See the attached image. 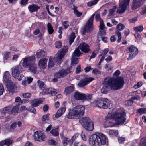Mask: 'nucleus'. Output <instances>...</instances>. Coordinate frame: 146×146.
<instances>
[{
    "label": "nucleus",
    "instance_id": "1",
    "mask_svg": "<svg viewBox=\"0 0 146 146\" xmlns=\"http://www.w3.org/2000/svg\"><path fill=\"white\" fill-rule=\"evenodd\" d=\"M126 121V114L124 112L119 110L116 111L113 110L110 111L105 117V127H107L114 126L115 125L123 124Z\"/></svg>",
    "mask_w": 146,
    "mask_h": 146
},
{
    "label": "nucleus",
    "instance_id": "2",
    "mask_svg": "<svg viewBox=\"0 0 146 146\" xmlns=\"http://www.w3.org/2000/svg\"><path fill=\"white\" fill-rule=\"evenodd\" d=\"M104 86L101 90V93L104 94L107 92V88L116 90L122 88L124 84L123 78L119 77L117 79L108 77L105 78L103 82Z\"/></svg>",
    "mask_w": 146,
    "mask_h": 146
},
{
    "label": "nucleus",
    "instance_id": "3",
    "mask_svg": "<svg viewBox=\"0 0 146 146\" xmlns=\"http://www.w3.org/2000/svg\"><path fill=\"white\" fill-rule=\"evenodd\" d=\"M108 142L106 136L102 133L92 135L90 137L89 144L92 146H100L104 145Z\"/></svg>",
    "mask_w": 146,
    "mask_h": 146
},
{
    "label": "nucleus",
    "instance_id": "4",
    "mask_svg": "<svg viewBox=\"0 0 146 146\" xmlns=\"http://www.w3.org/2000/svg\"><path fill=\"white\" fill-rule=\"evenodd\" d=\"M85 110L83 106H76L70 110L67 117L68 119H79L84 115Z\"/></svg>",
    "mask_w": 146,
    "mask_h": 146
},
{
    "label": "nucleus",
    "instance_id": "5",
    "mask_svg": "<svg viewBox=\"0 0 146 146\" xmlns=\"http://www.w3.org/2000/svg\"><path fill=\"white\" fill-rule=\"evenodd\" d=\"M3 79L4 82L6 85L8 91L12 93L15 92L16 86L11 80L10 75L9 72L6 71L5 72Z\"/></svg>",
    "mask_w": 146,
    "mask_h": 146
},
{
    "label": "nucleus",
    "instance_id": "6",
    "mask_svg": "<svg viewBox=\"0 0 146 146\" xmlns=\"http://www.w3.org/2000/svg\"><path fill=\"white\" fill-rule=\"evenodd\" d=\"M12 75L15 78L18 79L19 81L21 80V78L24 77L23 74L20 75V77L18 78L19 74L22 71V68L19 65L14 67L11 69Z\"/></svg>",
    "mask_w": 146,
    "mask_h": 146
},
{
    "label": "nucleus",
    "instance_id": "7",
    "mask_svg": "<svg viewBox=\"0 0 146 146\" xmlns=\"http://www.w3.org/2000/svg\"><path fill=\"white\" fill-rule=\"evenodd\" d=\"M94 16L95 14H93L88 21L84 30V33L90 32L93 31L94 28L93 22Z\"/></svg>",
    "mask_w": 146,
    "mask_h": 146
},
{
    "label": "nucleus",
    "instance_id": "8",
    "mask_svg": "<svg viewBox=\"0 0 146 146\" xmlns=\"http://www.w3.org/2000/svg\"><path fill=\"white\" fill-rule=\"evenodd\" d=\"M138 49L135 46L131 45L127 48V52L129 53L128 60H132L138 54Z\"/></svg>",
    "mask_w": 146,
    "mask_h": 146
},
{
    "label": "nucleus",
    "instance_id": "9",
    "mask_svg": "<svg viewBox=\"0 0 146 146\" xmlns=\"http://www.w3.org/2000/svg\"><path fill=\"white\" fill-rule=\"evenodd\" d=\"M82 78L77 85L79 87H83L94 80V78L88 77L86 75L82 76Z\"/></svg>",
    "mask_w": 146,
    "mask_h": 146
},
{
    "label": "nucleus",
    "instance_id": "10",
    "mask_svg": "<svg viewBox=\"0 0 146 146\" xmlns=\"http://www.w3.org/2000/svg\"><path fill=\"white\" fill-rule=\"evenodd\" d=\"M130 0H122L119 4V7L117 8L116 12L118 13H122L126 9Z\"/></svg>",
    "mask_w": 146,
    "mask_h": 146
},
{
    "label": "nucleus",
    "instance_id": "11",
    "mask_svg": "<svg viewBox=\"0 0 146 146\" xmlns=\"http://www.w3.org/2000/svg\"><path fill=\"white\" fill-rule=\"evenodd\" d=\"M71 72V68L68 67L66 69H62L56 73L54 77L58 78H63Z\"/></svg>",
    "mask_w": 146,
    "mask_h": 146
},
{
    "label": "nucleus",
    "instance_id": "12",
    "mask_svg": "<svg viewBox=\"0 0 146 146\" xmlns=\"http://www.w3.org/2000/svg\"><path fill=\"white\" fill-rule=\"evenodd\" d=\"M34 60L35 58L33 56L25 57L22 60L23 62L22 65L23 67L25 68H27Z\"/></svg>",
    "mask_w": 146,
    "mask_h": 146
},
{
    "label": "nucleus",
    "instance_id": "13",
    "mask_svg": "<svg viewBox=\"0 0 146 146\" xmlns=\"http://www.w3.org/2000/svg\"><path fill=\"white\" fill-rule=\"evenodd\" d=\"M34 139L36 141H41L44 140L45 135L44 133L41 131H38L34 133Z\"/></svg>",
    "mask_w": 146,
    "mask_h": 146
},
{
    "label": "nucleus",
    "instance_id": "14",
    "mask_svg": "<svg viewBox=\"0 0 146 146\" xmlns=\"http://www.w3.org/2000/svg\"><path fill=\"white\" fill-rule=\"evenodd\" d=\"M68 47L67 46H64L61 49V50L59 51L57 53V59L59 60V63H60L62 61V60L68 51Z\"/></svg>",
    "mask_w": 146,
    "mask_h": 146
},
{
    "label": "nucleus",
    "instance_id": "15",
    "mask_svg": "<svg viewBox=\"0 0 146 146\" xmlns=\"http://www.w3.org/2000/svg\"><path fill=\"white\" fill-rule=\"evenodd\" d=\"M81 50L84 53H87L91 51L90 46L85 42L81 43L79 46Z\"/></svg>",
    "mask_w": 146,
    "mask_h": 146
},
{
    "label": "nucleus",
    "instance_id": "16",
    "mask_svg": "<svg viewBox=\"0 0 146 146\" xmlns=\"http://www.w3.org/2000/svg\"><path fill=\"white\" fill-rule=\"evenodd\" d=\"M12 106H9L0 110V115H5L6 113L11 114Z\"/></svg>",
    "mask_w": 146,
    "mask_h": 146
},
{
    "label": "nucleus",
    "instance_id": "17",
    "mask_svg": "<svg viewBox=\"0 0 146 146\" xmlns=\"http://www.w3.org/2000/svg\"><path fill=\"white\" fill-rule=\"evenodd\" d=\"M59 60L57 59V57L56 58L50 57L49 60L48 66L49 68H52L54 66L56 62L58 64H60L61 62L59 63Z\"/></svg>",
    "mask_w": 146,
    "mask_h": 146
},
{
    "label": "nucleus",
    "instance_id": "18",
    "mask_svg": "<svg viewBox=\"0 0 146 146\" xmlns=\"http://www.w3.org/2000/svg\"><path fill=\"white\" fill-rule=\"evenodd\" d=\"M144 0H133L132 9L135 10L143 5Z\"/></svg>",
    "mask_w": 146,
    "mask_h": 146
},
{
    "label": "nucleus",
    "instance_id": "19",
    "mask_svg": "<svg viewBox=\"0 0 146 146\" xmlns=\"http://www.w3.org/2000/svg\"><path fill=\"white\" fill-rule=\"evenodd\" d=\"M47 59L44 58L40 59L38 62V67L40 68L44 69L46 67Z\"/></svg>",
    "mask_w": 146,
    "mask_h": 146
},
{
    "label": "nucleus",
    "instance_id": "20",
    "mask_svg": "<svg viewBox=\"0 0 146 146\" xmlns=\"http://www.w3.org/2000/svg\"><path fill=\"white\" fill-rule=\"evenodd\" d=\"M92 121L89 117H83L79 120V122L82 126L86 125L87 123H89Z\"/></svg>",
    "mask_w": 146,
    "mask_h": 146
},
{
    "label": "nucleus",
    "instance_id": "21",
    "mask_svg": "<svg viewBox=\"0 0 146 146\" xmlns=\"http://www.w3.org/2000/svg\"><path fill=\"white\" fill-rule=\"evenodd\" d=\"M104 105L102 108L107 109L108 108H110L111 107V104L110 101L106 98H103Z\"/></svg>",
    "mask_w": 146,
    "mask_h": 146
},
{
    "label": "nucleus",
    "instance_id": "22",
    "mask_svg": "<svg viewBox=\"0 0 146 146\" xmlns=\"http://www.w3.org/2000/svg\"><path fill=\"white\" fill-rule=\"evenodd\" d=\"M30 71L34 74H35L37 71V65L34 63L30 64V65L27 67Z\"/></svg>",
    "mask_w": 146,
    "mask_h": 146
},
{
    "label": "nucleus",
    "instance_id": "23",
    "mask_svg": "<svg viewBox=\"0 0 146 146\" xmlns=\"http://www.w3.org/2000/svg\"><path fill=\"white\" fill-rule=\"evenodd\" d=\"M84 94L76 91L73 94V97L76 100H83Z\"/></svg>",
    "mask_w": 146,
    "mask_h": 146
},
{
    "label": "nucleus",
    "instance_id": "24",
    "mask_svg": "<svg viewBox=\"0 0 146 146\" xmlns=\"http://www.w3.org/2000/svg\"><path fill=\"white\" fill-rule=\"evenodd\" d=\"M100 29L99 32V34L100 35H104L106 33L105 31L104 30L105 28V25L103 23L102 21L101 20L100 22L99 26Z\"/></svg>",
    "mask_w": 146,
    "mask_h": 146
},
{
    "label": "nucleus",
    "instance_id": "25",
    "mask_svg": "<svg viewBox=\"0 0 146 146\" xmlns=\"http://www.w3.org/2000/svg\"><path fill=\"white\" fill-rule=\"evenodd\" d=\"M40 8V7L35 4L30 5L28 7V9L31 13L36 12Z\"/></svg>",
    "mask_w": 146,
    "mask_h": 146
},
{
    "label": "nucleus",
    "instance_id": "26",
    "mask_svg": "<svg viewBox=\"0 0 146 146\" xmlns=\"http://www.w3.org/2000/svg\"><path fill=\"white\" fill-rule=\"evenodd\" d=\"M86 130L89 131H92L94 129L93 123L92 121L82 126Z\"/></svg>",
    "mask_w": 146,
    "mask_h": 146
},
{
    "label": "nucleus",
    "instance_id": "27",
    "mask_svg": "<svg viewBox=\"0 0 146 146\" xmlns=\"http://www.w3.org/2000/svg\"><path fill=\"white\" fill-rule=\"evenodd\" d=\"M33 80V78L31 77H25L24 80L22 81L21 84L24 86H26L27 84L31 83Z\"/></svg>",
    "mask_w": 146,
    "mask_h": 146
},
{
    "label": "nucleus",
    "instance_id": "28",
    "mask_svg": "<svg viewBox=\"0 0 146 146\" xmlns=\"http://www.w3.org/2000/svg\"><path fill=\"white\" fill-rule=\"evenodd\" d=\"M42 102L41 100L37 99L32 100H31V103H32L31 105L33 107H37Z\"/></svg>",
    "mask_w": 146,
    "mask_h": 146
},
{
    "label": "nucleus",
    "instance_id": "29",
    "mask_svg": "<svg viewBox=\"0 0 146 146\" xmlns=\"http://www.w3.org/2000/svg\"><path fill=\"white\" fill-rule=\"evenodd\" d=\"M11 56L10 52L7 51L5 52L3 54V59L4 62H5L6 61L10 58Z\"/></svg>",
    "mask_w": 146,
    "mask_h": 146
},
{
    "label": "nucleus",
    "instance_id": "30",
    "mask_svg": "<svg viewBox=\"0 0 146 146\" xmlns=\"http://www.w3.org/2000/svg\"><path fill=\"white\" fill-rule=\"evenodd\" d=\"M13 140L11 139H6L2 141L1 142L3 144L6 145L7 146H9L12 143Z\"/></svg>",
    "mask_w": 146,
    "mask_h": 146
},
{
    "label": "nucleus",
    "instance_id": "31",
    "mask_svg": "<svg viewBox=\"0 0 146 146\" xmlns=\"http://www.w3.org/2000/svg\"><path fill=\"white\" fill-rule=\"evenodd\" d=\"M103 98L100 100H97L96 101L95 103L96 105L98 107L102 108V107L104 105Z\"/></svg>",
    "mask_w": 146,
    "mask_h": 146
},
{
    "label": "nucleus",
    "instance_id": "32",
    "mask_svg": "<svg viewBox=\"0 0 146 146\" xmlns=\"http://www.w3.org/2000/svg\"><path fill=\"white\" fill-rule=\"evenodd\" d=\"M73 10L74 11V13L75 15H76L77 17H80L81 16L82 14V12H79L77 10V7L76 6H75L73 5Z\"/></svg>",
    "mask_w": 146,
    "mask_h": 146
},
{
    "label": "nucleus",
    "instance_id": "33",
    "mask_svg": "<svg viewBox=\"0 0 146 146\" xmlns=\"http://www.w3.org/2000/svg\"><path fill=\"white\" fill-rule=\"evenodd\" d=\"M79 46L77 48L74 50L73 53L72 55H74V56L79 57L82 53L81 52L80 50Z\"/></svg>",
    "mask_w": 146,
    "mask_h": 146
},
{
    "label": "nucleus",
    "instance_id": "34",
    "mask_svg": "<svg viewBox=\"0 0 146 146\" xmlns=\"http://www.w3.org/2000/svg\"><path fill=\"white\" fill-rule=\"evenodd\" d=\"M75 38V33L74 32L72 33L69 35V43L70 45H71L73 42Z\"/></svg>",
    "mask_w": 146,
    "mask_h": 146
},
{
    "label": "nucleus",
    "instance_id": "35",
    "mask_svg": "<svg viewBox=\"0 0 146 146\" xmlns=\"http://www.w3.org/2000/svg\"><path fill=\"white\" fill-rule=\"evenodd\" d=\"M46 54V52L44 51L41 50L36 53L35 56L37 58H40L44 56Z\"/></svg>",
    "mask_w": 146,
    "mask_h": 146
},
{
    "label": "nucleus",
    "instance_id": "36",
    "mask_svg": "<svg viewBox=\"0 0 146 146\" xmlns=\"http://www.w3.org/2000/svg\"><path fill=\"white\" fill-rule=\"evenodd\" d=\"M125 28V26L121 23H119L117 26L115 30L119 31L123 30Z\"/></svg>",
    "mask_w": 146,
    "mask_h": 146
},
{
    "label": "nucleus",
    "instance_id": "37",
    "mask_svg": "<svg viewBox=\"0 0 146 146\" xmlns=\"http://www.w3.org/2000/svg\"><path fill=\"white\" fill-rule=\"evenodd\" d=\"M74 90V88L73 86H70L67 87L65 90V92L66 94H69L71 92H73Z\"/></svg>",
    "mask_w": 146,
    "mask_h": 146
},
{
    "label": "nucleus",
    "instance_id": "38",
    "mask_svg": "<svg viewBox=\"0 0 146 146\" xmlns=\"http://www.w3.org/2000/svg\"><path fill=\"white\" fill-rule=\"evenodd\" d=\"M115 35L118 37L117 41L118 43L121 40V33L119 31L115 30Z\"/></svg>",
    "mask_w": 146,
    "mask_h": 146
},
{
    "label": "nucleus",
    "instance_id": "39",
    "mask_svg": "<svg viewBox=\"0 0 146 146\" xmlns=\"http://www.w3.org/2000/svg\"><path fill=\"white\" fill-rule=\"evenodd\" d=\"M47 28L49 34H52L53 33L54 30L51 24L50 23H48L47 24Z\"/></svg>",
    "mask_w": 146,
    "mask_h": 146
},
{
    "label": "nucleus",
    "instance_id": "40",
    "mask_svg": "<svg viewBox=\"0 0 146 146\" xmlns=\"http://www.w3.org/2000/svg\"><path fill=\"white\" fill-rule=\"evenodd\" d=\"M78 58H77L74 55H72L71 58V64L72 65L76 64L78 62Z\"/></svg>",
    "mask_w": 146,
    "mask_h": 146
},
{
    "label": "nucleus",
    "instance_id": "41",
    "mask_svg": "<svg viewBox=\"0 0 146 146\" xmlns=\"http://www.w3.org/2000/svg\"><path fill=\"white\" fill-rule=\"evenodd\" d=\"M116 9V7L115 6H114L112 8L110 9L109 11L108 16L113 15Z\"/></svg>",
    "mask_w": 146,
    "mask_h": 146
},
{
    "label": "nucleus",
    "instance_id": "42",
    "mask_svg": "<svg viewBox=\"0 0 146 146\" xmlns=\"http://www.w3.org/2000/svg\"><path fill=\"white\" fill-rule=\"evenodd\" d=\"M18 110V105H17L13 107L12 106V109L11 112L12 114L15 115L17 113Z\"/></svg>",
    "mask_w": 146,
    "mask_h": 146
},
{
    "label": "nucleus",
    "instance_id": "43",
    "mask_svg": "<svg viewBox=\"0 0 146 146\" xmlns=\"http://www.w3.org/2000/svg\"><path fill=\"white\" fill-rule=\"evenodd\" d=\"M50 133L53 136H57L59 135L58 129L56 128L53 129L50 131Z\"/></svg>",
    "mask_w": 146,
    "mask_h": 146
},
{
    "label": "nucleus",
    "instance_id": "44",
    "mask_svg": "<svg viewBox=\"0 0 146 146\" xmlns=\"http://www.w3.org/2000/svg\"><path fill=\"white\" fill-rule=\"evenodd\" d=\"M83 100H85L88 101L90 100L92 98V94H84Z\"/></svg>",
    "mask_w": 146,
    "mask_h": 146
},
{
    "label": "nucleus",
    "instance_id": "45",
    "mask_svg": "<svg viewBox=\"0 0 146 146\" xmlns=\"http://www.w3.org/2000/svg\"><path fill=\"white\" fill-rule=\"evenodd\" d=\"M38 85L40 89L42 90H43L44 89H45V87L46 86L44 85V82H42L38 80L37 82Z\"/></svg>",
    "mask_w": 146,
    "mask_h": 146
},
{
    "label": "nucleus",
    "instance_id": "46",
    "mask_svg": "<svg viewBox=\"0 0 146 146\" xmlns=\"http://www.w3.org/2000/svg\"><path fill=\"white\" fill-rule=\"evenodd\" d=\"M137 112L140 114H146V108H140L138 110Z\"/></svg>",
    "mask_w": 146,
    "mask_h": 146
},
{
    "label": "nucleus",
    "instance_id": "47",
    "mask_svg": "<svg viewBox=\"0 0 146 146\" xmlns=\"http://www.w3.org/2000/svg\"><path fill=\"white\" fill-rule=\"evenodd\" d=\"M109 134L110 136H117L118 134V131L114 130H110L109 131Z\"/></svg>",
    "mask_w": 146,
    "mask_h": 146
},
{
    "label": "nucleus",
    "instance_id": "48",
    "mask_svg": "<svg viewBox=\"0 0 146 146\" xmlns=\"http://www.w3.org/2000/svg\"><path fill=\"white\" fill-rule=\"evenodd\" d=\"M143 26H139L134 28V31L137 32H141L143 31Z\"/></svg>",
    "mask_w": 146,
    "mask_h": 146
},
{
    "label": "nucleus",
    "instance_id": "49",
    "mask_svg": "<svg viewBox=\"0 0 146 146\" xmlns=\"http://www.w3.org/2000/svg\"><path fill=\"white\" fill-rule=\"evenodd\" d=\"M99 0H93L87 3V5L88 6H91L96 4Z\"/></svg>",
    "mask_w": 146,
    "mask_h": 146
},
{
    "label": "nucleus",
    "instance_id": "50",
    "mask_svg": "<svg viewBox=\"0 0 146 146\" xmlns=\"http://www.w3.org/2000/svg\"><path fill=\"white\" fill-rule=\"evenodd\" d=\"M55 47L57 48H60L62 46V43L60 41H57L55 43Z\"/></svg>",
    "mask_w": 146,
    "mask_h": 146
},
{
    "label": "nucleus",
    "instance_id": "51",
    "mask_svg": "<svg viewBox=\"0 0 146 146\" xmlns=\"http://www.w3.org/2000/svg\"><path fill=\"white\" fill-rule=\"evenodd\" d=\"M50 90V88H47L45 87V89H43L42 92V93H40V94H41L42 93V94H48L50 93V90Z\"/></svg>",
    "mask_w": 146,
    "mask_h": 146
},
{
    "label": "nucleus",
    "instance_id": "52",
    "mask_svg": "<svg viewBox=\"0 0 146 146\" xmlns=\"http://www.w3.org/2000/svg\"><path fill=\"white\" fill-rule=\"evenodd\" d=\"M139 146H146V139H142Z\"/></svg>",
    "mask_w": 146,
    "mask_h": 146
},
{
    "label": "nucleus",
    "instance_id": "53",
    "mask_svg": "<svg viewBox=\"0 0 146 146\" xmlns=\"http://www.w3.org/2000/svg\"><path fill=\"white\" fill-rule=\"evenodd\" d=\"M49 90H50V93L51 94L52 96L55 95L57 93L56 90L52 88H50Z\"/></svg>",
    "mask_w": 146,
    "mask_h": 146
},
{
    "label": "nucleus",
    "instance_id": "54",
    "mask_svg": "<svg viewBox=\"0 0 146 146\" xmlns=\"http://www.w3.org/2000/svg\"><path fill=\"white\" fill-rule=\"evenodd\" d=\"M70 23L67 21H65L63 22L62 25L64 27L65 29H66L68 28L69 26Z\"/></svg>",
    "mask_w": 146,
    "mask_h": 146
},
{
    "label": "nucleus",
    "instance_id": "55",
    "mask_svg": "<svg viewBox=\"0 0 146 146\" xmlns=\"http://www.w3.org/2000/svg\"><path fill=\"white\" fill-rule=\"evenodd\" d=\"M49 114H47L43 116L42 117V121L44 122L46 120H48V118L49 116Z\"/></svg>",
    "mask_w": 146,
    "mask_h": 146
},
{
    "label": "nucleus",
    "instance_id": "56",
    "mask_svg": "<svg viewBox=\"0 0 146 146\" xmlns=\"http://www.w3.org/2000/svg\"><path fill=\"white\" fill-rule=\"evenodd\" d=\"M104 58L105 57L104 56H102L99 62L97 65V67L98 68H101V66H100V65L102 61L104 60Z\"/></svg>",
    "mask_w": 146,
    "mask_h": 146
},
{
    "label": "nucleus",
    "instance_id": "57",
    "mask_svg": "<svg viewBox=\"0 0 146 146\" xmlns=\"http://www.w3.org/2000/svg\"><path fill=\"white\" fill-rule=\"evenodd\" d=\"M69 140L67 138H64L62 141V143L64 146H66Z\"/></svg>",
    "mask_w": 146,
    "mask_h": 146
},
{
    "label": "nucleus",
    "instance_id": "58",
    "mask_svg": "<svg viewBox=\"0 0 146 146\" xmlns=\"http://www.w3.org/2000/svg\"><path fill=\"white\" fill-rule=\"evenodd\" d=\"M58 111H59V112H60L62 114L65 112L66 111V108L65 106H63L62 107L60 108Z\"/></svg>",
    "mask_w": 146,
    "mask_h": 146
},
{
    "label": "nucleus",
    "instance_id": "59",
    "mask_svg": "<svg viewBox=\"0 0 146 146\" xmlns=\"http://www.w3.org/2000/svg\"><path fill=\"white\" fill-rule=\"evenodd\" d=\"M92 73L95 74H101V72L97 69L94 68L93 70Z\"/></svg>",
    "mask_w": 146,
    "mask_h": 146
},
{
    "label": "nucleus",
    "instance_id": "60",
    "mask_svg": "<svg viewBox=\"0 0 146 146\" xmlns=\"http://www.w3.org/2000/svg\"><path fill=\"white\" fill-rule=\"evenodd\" d=\"M22 96L23 98H26L30 97L31 96V94L30 93H24L22 94Z\"/></svg>",
    "mask_w": 146,
    "mask_h": 146
},
{
    "label": "nucleus",
    "instance_id": "61",
    "mask_svg": "<svg viewBox=\"0 0 146 146\" xmlns=\"http://www.w3.org/2000/svg\"><path fill=\"white\" fill-rule=\"evenodd\" d=\"M29 109L31 112L34 114H35L36 113V111L35 109L33 108V106H32V105L29 107Z\"/></svg>",
    "mask_w": 146,
    "mask_h": 146
},
{
    "label": "nucleus",
    "instance_id": "62",
    "mask_svg": "<svg viewBox=\"0 0 146 146\" xmlns=\"http://www.w3.org/2000/svg\"><path fill=\"white\" fill-rule=\"evenodd\" d=\"M140 99V97L138 95H136L135 96L132 97L131 98V100L133 101L135 100H139Z\"/></svg>",
    "mask_w": 146,
    "mask_h": 146
},
{
    "label": "nucleus",
    "instance_id": "63",
    "mask_svg": "<svg viewBox=\"0 0 146 146\" xmlns=\"http://www.w3.org/2000/svg\"><path fill=\"white\" fill-rule=\"evenodd\" d=\"M62 115V113H60V112H59V111H58L57 113L54 114L53 116L56 118H57L61 116Z\"/></svg>",
    "mask_w": 146,
    "mask_h": 146
},
{
    "label": "nucleus",
    "instance_id": "64",
    "mask_svg": "<svg viewBox=\"0 0 146 146\" xmlns=\"http://www.w3.org/2000/svg\"><path fill=\"white\" fill-rule=\"evenodd\" d=\"M125 141V138L119 137L118 138V141L120 143H122Z\"/></svg>",
    "mask_w": 146,
    "mask_h": 146
}]
</instances>
